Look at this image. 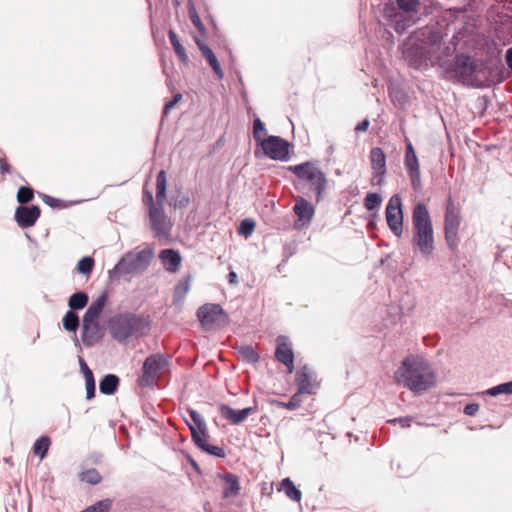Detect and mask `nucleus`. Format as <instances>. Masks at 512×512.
Returning <instances> with one entry per match:
<instances>
[{
  "label": "nucleus",
  "instance_id": "nucleus-60",
  "mask_svg": "<svg viewBox=\"0 0 512 512\" xmlns=\"http://www.w3.org/2000/svg\"><path fill=\"white\" fill-rule=\"evenodd\" d=\"M228 279H229V282H230L231 284H235V283H237V274H236V272L231 271V272L229 273V275H228Z\"/></svg>",
  "mask_w": 512,
  "mask_h": 512
},
{
  "label": "nucleus",
  "instance_id": "nucleus-13",
  "mask_svg": "<svg viewBox=\"0 0 512 512\" xmlns=\"http://www.w3.org/2000/svg\"><path fill=\"white\" fill-rule=\"evenodd\" d=\"M370 161L373 170L371 184L382 185L386 174V157L380 148H373L370 152Z\"/></svg>",
  "mask_w": 512,
  "mask_h": 512
},
{
  "label": "nucleus",
  "instance_id": "nucleus-40",
  "mask_svg": "<svg viewBox=\"0 0 512 512\" xmlns=\"http://www.w3.org/2000/svg\"><path fill=\"white\" fill-rule=\"evenodd\" d=\"M189 16L193 25L198 29V31L204 33L205 27L192 3L189 4Z\"/></svg>",
  "mask_w": 512,
  "mask_h": 512
},
{
  "label": "nucleus",
  "instance_id": "nucleus-7",
  "mask_svg": "<svg viewBox=\"0 0 512 512\" xmlns=\"http://www.w3.org/2000/svg\"><path fill=\"white\" fill-rule=\"evenodd\" d=\"M386 221L397 237H400L403 233V211L402 201L399 195H393L386 206Z\"/></svg>",
  "mask_w": 512,
  "mask_h": 512
},
{
  "label": "nucleus",
  "instance_id": "nucleus-58",
  "mask_svg": "<svg viewBox=\"0 0 512 512\" xmlns=\"http://www.w3.org/2000/svg\"><path fill=\"white\" fill-rule=\"evenodd\" d=\"M201 323V326L202 328L205 330V331H208V330H211L213 329L214 327V324H216L217 322H208V321H205V322H200Z\"/></svg>",
  "mask_w": 512,
  "mask_h": 512
},
{
  "label": "nucleus",
  "instance_id": "nucleus-51",
  "mask_svg": "<svg viewBox=\"0 0 512 512\" xmlns=\"http://www.w3.org/2000/svg\"><path fill=\"white\" fill-rule=\"evenodd\" d=\"M64 324V328L67 330V331H70V332H76L78 326H79V322H63Z\"/></svg>",
  "mask_w": 512,
  "mask_h": 512
},
{
  "label": "nucleus",
  "instance_id": "nucleus-2",
  "mask_svg": "<svg viewBox=\"0 0 512 512\" xmlns=\"http://www.w3.org/2000/svg\"><path fill=\"white\" fill-rule=\"evenodd\" d=\"M420 38L418 34L411 36L403 44V55L405 59L414 67H422L425 61L432 64L438 59L434 54L441 46V35L439 32L426 30L421 32Z\"/></svg>",
  "mask_w": 512,
  "mask_h": 512
},
{
  "label": "nucleus",
  "instance_id": "nucleus-63",
  "mask_svg": "<svg viewBox=\"0 0 512 512\" xmlns=\"http://www.w3.org/2000/svg\"><path fill=\"white\" fill-rule=\"evenodd\" d=\"M80 369L83 374L91 371V369L88 367V365H85L84 367H81Z\"/></svg>",
  "mask_w": 512,
  "mask_h": 512
},
{
  "label": "nucleus",
  "instance_id": "nucleus-6",
  "mask_svg": "<svg viewBox=\"0 0 512 512\" xmlns=\"http://www.w3.org/2000/svg\"><path fill=\"white\" fill-rule=\"evenodd\" d=\"M167 366L168 361L163 354L150 355L143 363V374L139 378V384L143 387L152 385Z\"/></svg>",
  "mask_w": 512,
  "mask_h": 512
},
{
  "label": "nucleus",
  "instance_id": "nucleus-14",
  "mask_svg": "<svg viewBox=\"0 0 512 512\" xmlns=\"http://www.w3.org/2000/svg\"><path fill=\"white\" fill-rule=\"evenodd\" d=\"M149 217L152 230L156 233V235L166 236L169 233L172 227V223L164 214L162 209L150 208Z\"/></svg>",
  "mask_w": 512,
  "mask_h": 512
},
{
  "label": "nucleus",
  "instance_id": "nucleus-27",
  "mask_svg": "<svg viewBox=\"0 0 512 512\" xmlns=\"http://www.w3.org/2000/svg\"><path fill=\"white\" fill-rule=\"evenodd\" d=\"M191 287V276L182 277L175 286L174 299L177 302L182 301L188 294Z\"/></svg>",
  "mask_w": 512,
  "mask_h": 512
},
{
  "label": "nucleus",
  "instance_id": "nucleus-29",
  "mask_svg": "<svg viewBox=\"0 0 512 512\" xmlns=\"http://www.w3.org/2000/svg\"><path fill=\"white\" fill-rule=\"evenodd\" d=\"M166 172L161 170L157 175V185H156V199L159 204H162L166 197Z\"/></svg>",
  "mask_w": 512,
  "mask_h": 512
},
{
  "label": "nucleus",
  "instance_id": "nucleus-4",
  "mask_svg": "<svg viewBox=\"0 0 512 512\" xmlns=\"http://www.w3.org/2000/svg\"><path fill=\"white\" fill-rule=\"evenodd\" d=\"M292 171L299 179L310 183L316 190L318 199L321 198L327 185V179L324 173L311 162H305L299 165L290 166Z\"/></svg>",
  "mask_w": 512,
  "mask_h": 512
},
{
  "label": "nucleus",
  "instance_id": "nucleus-49",
  "mask_svg": "<svg viewBox=\"0 0 512 512\" xmlns=\"http://www.w3.org/2000/svg\"><path fill=\"white\" fill-rule=\"evenodd\" d=\"M478 410H479V405L472 403V404H468L465 406L464 413L468 416H473L478 412Z\"/></svg>",
  "mask_w": 512,
  "mask_h": 512
},
{
  "label": "nucleus",
  "instance_id": "nucleus-19",
  "mask_svg": "<svg viewBox=\"0 0 512 512\" xmlns=\"http://www.w3.org/2000/svg\"><path fill=\"white\" fill-rule=\"evenodd\" d=\"M109 330L114 339L119 342L128 339L134 332L135 322H108Z\"/></svg>",
  "mask_w": 512,
  "mask_h": 512
},
{
  "label": "nucleus",
  "instance_id": "nucleus-18",
  "mask_svg": "<svg viewBox=\"0 0 512 512\" xmlns=\"http://www.w3.org/2000/svg\"><path fill=\"white\" fill-rule=\"evenodd\" d=\"M159 259L166 271L177 273L180 270L182 257L174 249H164L159 253Z\"/></svg>",
  "mask_w": 512,
  "mask_h": 512
},
{
  "label": "nucleus",
  "instance_id": "nucleus-9",
  "mask_svg": "<svg viewBox=\"0 0 512 512\" xmlns=\"http://www.w3.org/2000/svg\"><path fill=\"white\" fill-rule=\"evenodd\" d=\"M460 214L459 211L454 207L451 201H449L445 215V239L449 247L455 248L458 244V229L460 226Z\"/></svg>",
  "mask_w": 512,
  "mask_h": 512
},
{
  "label": "nucleus",
  "instance_id": "nucleus-21",
  "mask_svg": "<svg viewBox=\"0 0 512 512\" xmlns=\"http://www.w3.org/2000/svg\"><path fill=\"white\" fill-rule=\"evenodd\" d=\"M225 316L222 307L215 303L204 304L197 311L198 320H218Z\"/></svg>",
  "mask_w": 512,
  "mask_h": 512
},
{
  "label": "nucleus",
  "instance_id": "nucleus-55",
  "mask_svg": "<svg viewBox=\"0 0 512 512\" xmlns=\"http://www.w3.org/2000/svg\"><path fill=\"white\" fill-rule=\"evenodd\" d=\"M144 201L147 203V205L150 206V208H154L153 207V196H152V193L148 190L144 192Z\"/></svg>",
  "mask_w": 512,
  "mask_h": 512
},
{
  "label": "nucleus",
  "instance_id": "nucleus-11",
  "mask_svg": "<svg viewBox=\"0 0 512 512\" xmlns=\"http://www.w3.org/2000/svg\"><path fill=\"white\" fill-rule=\"evenodd\" d=\"M405 168L408 172V175L411 179V184L415 190H420L421 188V177H420V166L419 161L411 142L407 141L406 143V153L404 160Z\"/></svg>",
  "mask_w": 512,
  "mask_h": 512
},
{
  "label": "nucleus",
  "instance_id": "nucleus-12",
  "mask_svg": "<svg viewBox=\"0 0 512 512\" xmlns=\"http://www.w3.org/2000/svg\"><path fill=\"white\" fill-rule=\"evenodd\" d=\"M295 381L301 394H315L319 388L315 374L308 366H303L296 372Z\"/></svg>",
  "mask_w": 512,
  "mask_h": 512
},
{
  "label": "nucleus",
  "instance_id": "nucleus-53",
  "mask_svg": "<svg viewBox=\"0 0 512 512\" xmlns=\"http://www.w3.org/2000/svg\"><path fill=\"white\" fill-rule=\"evenodd\" d=\"M42 199H43V201H44L46 204H48V205H49V206H51V207H55V206H57V202H58V200H57V199H55V198H53V197H51V196L43 195Z\"/></svg>",
  "mask_w": 512,
  "mask_h": 512
},
{
  "label": "nucleus",
  "instance_id": "nucleus-39",
  "mask_svg": "<svg viewBox=\"0 0 512 512\" xmlns=\"http://www.w3.org/2000/svg\"><path fill=\"white\" fill-rule=\"evenodd\" d=\"M255 229V222L252 219H245L240 223L238 233L245 238L252 235Z\"/></svg>",
  "mask_w": 512,
  "mask_h": 512
},
{
  "label": "nucleus",
  "instance_id": "nucleus-50",
  "mask_svg": "<svg viewBox=\"0 0 512 512\" xmlns=\"http://www.w3.org/2000/svg\"><path fill=\"white\" fill-rule=\"evenodd\" d=\"M95 395V383L86 384V398L91 400Z\"/></svg>",
  "mask_w": 512,
  "mask_h": 512
},
{
  "label": "nucleus",
  "instance_id": "nucleus-5",
  "mask_svg": "<svg viewBox=\"0 0 512 512\" xmlns=\"http://www.w3.org/2000/svg\"><path fill=\"white\" fill-rule=\"evenodd\" d=\"M154 257V249L147 247L145 249L130 252L122 258L116 268L122 271L120 273H137L145 270Z\"/></svg>",
  "mask_w": 512,
  "mask_h": 512
},
{
  "label": "nucleus",
  "instance_id": "nucleus-17",
  "mask_svg": "<svg viewBox=\"0 0 512 512\" xmlns=\"http://www.w3.org/2000/svg\"><path fill=\"white\" fill-rule=\"evenodd\" d=\"M275 356L277 360L283 363L289 373H292L294 370V353L289 343L284 341L283 337L278 338V345L275 351Z\"/></svg>",
  "mask_w": 512,
  "mask_h": 512
},
{
  "label": "nucleus",
  "instance_id": "nucleus-34",
  "mask_svg": "<svg viewBox=\"0 0 512 512\" xmlns=\"http://www.w3.org/2000/svg\"><path fill=\"white\" fill-rule=\"evenodd\" d=\"M253 136L257 144L259 145L261 141H263L266 136V129L264 124L261 122L259 118L254 120L253 123Z\"/></svg>",
  "mask_w": 512,
  "mask_h": 512
},
{
  "label": "nucleus",
  "instance_id": "nucleus-45",
  "mask_svg": "<svg viewBox=\"0 0 512 512\" xmlns=\"http://www.w3.org/2000/svg\"><path fill=\"white\" fill-rule=\"evenodd\" d=\"M300 395H301V393H299V392L294 394L287 403H282V406L289 410L298 408L301 403Z\"/></svg>",
  "mask_w": 512,
  "mask_h": 512
},
{
  "label": "nucleus",
  "instance_id": "nucleus-16",
  "mask_svg": "<svg viewBox=\"0 0 512 512\" xmlns=\"http://www.w3.org/2000/svg\"><path fill=\"white\" fill-rule=\"evenodd\" d=\"M40 216V209L37 206H20L15 212V218L19 226L26 228L35 224Z\"/></svg>",
  "mask_w": 512,
  "mask_h": 512
},
{
  "label": "nucleus",
  "instance_id": "nucleus-47",
  "mask_svg": "<svg viewBox=\"0 0 512 512\" xmlns=\"http://www.w3.org/2000/svg\"><path fill=\"white\" fill-rule=\"evenodd\" d=\"M204 451H206L207 453H209L211 455L221 457V458L225 456V452L221 447L215 446V445H210L209 443L204 448Z\"/></svg>",
  "mask_w": 512,
  "mask_h": 512
},
{
  "label": "nucleus",
  "instance_id": "nucleus-24",
  "mask_svg": "<svg viewBox=\"0 0 512 512\" xmlns=\"http://www.w3.org/2000/svg\"><path fill=\"white\" fill-rule=\"evenodd\" d=\"M197 46L199 47L200 51L202 52L203 56L206 58V60L209 62L210 66L216 73L219 79L223 78V71L220 67V64L215 56V54L212 52V50L205 45L203 42L197 40L196 41Z\"/></svg>",
  "mask_w": 512,
  "mask_h": 512
},
{
  "label": "nucleus",
  "instance_id": "nucleus-48",
  "mask_svg": "<svg viewBox=\"0 0 512 512\" xmlns=\"http://www.w3.org/2000/svg\"><path fill=\"white\" fill-rule=\"evenodd\" d=\"M182 99L181 94L174 95L173 99L169 101L164 107V114H168V112Z\"/></svg>",
  "mask_w": 512,
  "mask_h": 512
},
{
  "label": "nucleus",
  "instance_id": "nucleus-46",
  "mask_svg": "<svg viewBox=\"0 0 512 512\" xmlns=\"http://www.w3.org/2000/svg\"><path fill=\"white\" fill-rule=\"evenodd\" d=\"M398 6L404 11H413L418 4V0H397Z\"/></svg>",
  "mask_w": 512,
  "mask_h": 512
},
{
  "label": "nucleus",
  "instance_id": "nucleus-32",
  "mask_svg": "<svg viewBox=\"0 0 512 512\" xmlns=\"http://www.w3.org/2000/svg\"><path fill=\"white\" fill-rule=\"evenodd\" d=\"M483 394H487L490 396H498L500 394H512V380L506 383L499 384L497 386L491 387L483 392Z\"/></svg>",
  "mask_w": 512,
  "mask_h": 512
},
{
  "label": "nucleus",
  "instance_id": "nucleus-28",
  "mask_svg": "<svg viewBox=\"0 0 512 512\" xmlns=\"http://www.w3.org/2000/svg\"><path fill=\"white\" fill-rule=\"evenodd\" d=\"M169 39H170L171 44L175 50V53L177 54V56L179 57L181 62H183L184 64H187L189 61L188 55L185 51V48L180 43L176 33L173 30L169 31Z\"/></svg>",
  "mask_w": 512,
  "mask_h": 512
},
{
  "label": "nucleus",
  "instance_id": "nucleus-41",
  "mask_svg": "<svg viewBox=\"0 0 512 512\" xmlns=\"http://www.w3.org/2000/svg\"><path fill=\"white\" fill-rule=\"evenodd\" d=\"M81 478L89 484H98L101 481L100 474L94 469L83 472Z\"/></svg>",
  "mask_w": 512,
  "mask_h": 512
},
{
  "label": "nucleus",
  "instance_id": "nucleus-15",
  "mask_svg": "<svg viewBox=\"0 0 512 512\" xmlns=\"http://www.w3.org/2000/svg\"><path fill=\"white\" fill-rule=\"evenodd\" d=\"M255 411V407H247L241 410H235L226 404H221L219 406V412L221 416L233 425H239L243 423L247 417Z\"/></svg>",
  "mask_w": 512,
  "mask_h": 512
},
{
  "label": "nucleus",
  "instance_id": "nucleus-26",
  "mask_svg": "<svg viewBox=\"0 0 512 512\" xmlns=\"http://www.w3.org/2000/svg\"><path fill=\"white\" fill-rule=\"evenodd\" d=\"M281 489L284 491L285 495L295 502H300L302 493L301 491L296 488L294 483L291 481L290 478H284L281 481Z\"/></svg>",
  "mask_w": 512,
  "mask_h": 512
},
{
  "label": "nucleus",
  "instance_id": "nucleus-37",
  "mask_svg": "<svg viewBox=\"0 0 512 512\" xmlns=\"http://www.w3.org/2000/svg\"><path fill=\"white\" fill-rule=\"evenodd\" d=\"M94 267V260L91 257H83L77 264V271L81 274H90Z\"/></svg>",
  "mask_w": 512,
  "mask_h": 512
},
{
  "label": "nucleus",
  "instance_id": "nucleus-23",
  "mask_svg": "<svg viewBox=\"0 0 512 512\" xmlns=\"http://www.w3.org/2000/svg\"><path fill=\"white\" fill-rule=\"evenodd\" d=\"M107 302V294L103 293L94 299L89 305L83 320H96Z\"/></svg>",
  "mask_w": 512,
  "mask_h": 512
},
{
  "label": "nucleus",
  "instance_id": "nucleus-62",
  "mask_svg": "<svg viewBox=\"0 0 512 512\" xmlns=\"http://www.w3.org/2000/svg\"><path fill=\"white\" fill-rule=\"evenodd\" d=\"M78 361H79L80 368L87 365V363L85 362V360L82 357H79Z\"/></svg>",
  "mask_w": 512,
  "mask_h": 512
},
{
  "label": "nucleus",
  "instance_id": "nucleus-52",
  "mask_svg": "<svg viewBox=\"0 0 512 512\" xmlns=\"http://www.w3.org/2000/svg\"><path fill=\"white\" fill-rule=\"evenodd\" d=\"M369 127V120L368 119H365L363 120L361 123H359L356 127H355V130L357 132H364L368 129Z\"/></svg>",
  "mask_w": 512,
  "mask_h": 512
},
{
  "label": "nucleus",
  "instance_id": "nucleus-43",
  "mask_svg": "<svg viewBox=\"0 0 512 512\" xmlns=\"http://www.w3.org/2000/svg\"><path fill=\"white\" fill-rule=\"evenodd\" d=\"M110 508V501L104 500L96 503L95 505H92L85 509L82 512H107Z\"/></svg>",
  "mask_w": 512,
  "mask_h": 512
},
{
  "label": "nucleus",
  "instance_id": "nucleus-22",
  "mask_svg": "<svg viewBox=\"0 0 512 512\" xmlns=\"http://www.w3.org/2000/svg\"><path fill=\"white\" fill-rule=\"evenodd\" d=\"M221 478L224 480V487H223V497L224 498H231L235 497L239 494L240 491V484L238 477L236 475L227 473L221 476Z\"/></svg>",
  "mask_w": 512,
  "mask_h": 512
},
{
  "label": "nucleus",
  "instance_id": "nucleus-44",
  "mask_svg": "<svg viewBox=\"0 0 512 512\" xmlns=\"http://www.w3.org/2000/svg\"><path fill=\"white\" fill-rule=\"evenodd\" d=\"M190 416H191V419L193 420L194 424L196 425L197 430H199V432L204 434V430H206V424H205V421L203 420L202 416L196 411H190Z\"/></svg>",
  "mask_w": 512,
  "mask_h": 512
},
{
  "label": "nucleus",
  "instance_id": "nucleus-61",
  "mask_svg": "<svg viewBox=\"0 0 512 512\" xmlns=\"http://www.w3.org/2000/svg\"><path fill=\"white\" fill-rule=\"evenodd\" d=\"M0 169L2 173L8 172V165L6 163H1Z\"/></svg>",
  "mask_w": 512,
  "mask_h": 512
},
{
  "label": "nucleus",
  "instance_id": "nucleus-3",
  "mask_svg": "<svg viewBox=\"0 0 512 512\" xmlns=\"http://www.w3.org/2000/svg\"><path fill=\"white\" fill-rule=\"evenodd\" d=\"M412 224L414 229L413 245L420 253L429 257L434 251V232L427 207L419 203L412 212Z\"/></svg>",
  "mask_w": 512,
  "mask_h": 512
},
{
  "label": "nucleus",
  "instance_id": "nucleus-59",
  "mask_svg": "<svg viewBox=\"0 0 512 512\" xmlns=\"http://www.w3.org/2000/svg\"><path fill=\"white\" fill-rule=\"evenodd\" d=\"M506 61L508 66L512 69V47L507 50Z\"/></svg>",
  "mask_w": 512,
  "mask_h": 512
},
{
  "label": "nucleus",
  "instance_id": "nucleus-1",
  "mask_svg": "<svg viewBox=\"0 0 512 512\" xmlns=\"http://www.w3.org/2000/svg\"><path fill=\"white\" fill-rule=\"evenodd\" d=\"M394 379L403 387L414 393H421L432 388L436 376L429 362L422 355H408L394 372Z\"/></svg>",
  "mask_w": 512,
  "mask_h": 512
},
{
  "label": "nucleus",
  "instance_id": "nucleus-42",
  "mask_svg": "<svg viewBox=\"0 0 512 512\" xmlns=\"http://www.w3.org/2000/svg\"><path fill=\"white\" fill-rule=\"evenodd\" d=\"M33 190L29 187H21L17 193V200L20 203H27L33 198Z\"/></svg>",
  "mask_w": 512,
  "mask_h": 512
},
{
  "label": "nucleus",
  "instance_id": "nucleus-57",
  "mask_svg": "<svg viewBox=\"0 0 512 512\" xmlns=\"http://www.w3.org/2000/svg\"><path fill=\"white\" fill-rule=\"evenodd\" d=\"M84 378H85V383L86 384H89V383H95V380H94V376H93V373L92 371H89V372H86L83 374Z\"/></svg>",
  "mask_w": 512,
  "mask_h": 512
},
{
  "label": "nucleus",
  "instance_id": "nucleus-30",
  "mask_svg": "<svg viewBox=\"0 0 512 512\" xmlns=\"http://www.w3.org/2000/svg\"><path fill=\"white\" fill-rule=\"evenodd\" d=\"M88 302V296L84 292H77L69 298V307L72 310L83 309Z\"/></svg>",
  "mask_w": 512,
  "mask_h": 512
},
{
  "label": "nucleus",
  "instance_id": "nucleus-38",
  "mask_svg": "<svg viewBox=\"0 0 512 512\" xmlns=\"http://www.w3.org/2000/svg\"><path fill=\"white\" fill-rule=\"evenodd\" d=\"M190 430H191L192 438L195 441L196 445L198 447H200L202 450H204V448L208 444L206 430H204V434L199 432V430H197L193 426H190Z\"/></svg>",
  "mask_w": 512,
  "mask_h": 512
},
{
  "label": "nucleus",
  "instance_id": "nucleus-56",
  "mask_svg": "<svg viewBox=\"0 0 512 512\" xmlns=\"http://www.w3.org/2000/svg\"><path fill=\"white\" fill-rule=\"evenodd\" d=\"M62 320H78V316L76 315L75 312H73V310H69L65 316L63 317Z\"/></svg>",
  "mask_w": 512,
  "mask_h": 512
},
{
  "label": "nucleus",
  "instance_id": "nucleus-31",
  "mask_svg": "<svg viewBox=\"0 0 512 512\" xmlns=\"http://www.w3.org/2000/svg\"><path fill=\"white\" fill-rule=\"evenodd\" d=\"M50 446V439L47 436H42L36 440L33 446V452L35 455L43 459Z\"/></svg>",
  "mask_w": 512,
  "mask_h": 512
},
{
  "label": "nucleus",
  "instance_id": "nucleus-33",
  "mask_svg": "<svg viewBox=\"0 0 512 512\" xmlns=\"http://www.w3.org/2000/svg\"><path fill=\"white\" fill-rule=\"evenodd\" d=\"M239 355L240 357L244 360V361H247L249 363H255L258 361L259 359V356L258 354L254 351V349L250 346H243V347H240L239 348Z\"/></svg>",
  "mask_w": 512,
  "mask_h": 512
},
{
  "label": "nucleus",
  "instance_id": "nucleus-25",
  "mask_svg": "<svg viewBox=\"0 0 512 512\" xmlns=\"http://www.w3.org/2000/svg\"><path fill=\"white\" fill-rule=\"evenodd\" d=\"M119 385V378L114 374L106 375L99 384L100 392L106 395L113 394Z\"/></svg>",
  "mask_w": 512,
  "mask_h": 512
},
{
  "label": "nucleus",
  "instance_id": "nucleus-54",
  "mask_svg": "<svg viewBox=\"0 0 512 512\" xmlns=\"http://www.w3.org/2000/svg\"><path fill=\"white\" fill-rule=\"evenodd\" d=\"M390 422L395 423L399 422L402 427H409L411 423L410 418H399V419H393Z\"/></svg>",
  "mask_w": 512,
  "mask_h": 512
},
{
  "label": "nucleus",
  "instance_id": "nucleus-10",
  "mask_svg": "<svg viewBox=\"0 0 512 512\" xmlns=\"http://www.w3.org/2000/svg\"><path fill=\"white\" fill-rule=\"evenodd\" d=\"M293 211L297 217L294 222L295 229L302 230L307 228L313 220L315 209L314 207L303 197L298 196L295 199Z\"/></svg>",
  "mask_w": 512,
  "mask_h": 512
},
{
  "label": "nucleus",
  "instance_id": "nucleus-35",
  "mask_svg": "<svg viewBox=\"0 0 512 512\" xmlns=\"http://www.w3.org/2000/svg\"><path fill=\"white\" fill-rule=\"evenodd\" d=\"M382 202V198L377 193H368L365 200L364 206L367 210L371 211L377 209Z\"/></svg>",
  "mask_w": 512,
  "mask_h": 512
},
{
  "label": "nucleus",
  "instance_id": "nucleus-20",
  "mask_svg": "<svg viewBox=\"0 0 512 512\" xmlns=\"http://www.w3.org/2000/svg\"><path fill=\"white\" fill-rule=\"evenodd\" d=\"M101 335L102 329L99 322H83L82 341L84 344L88 346L95 344Z\"/></svg>",
  "mask_w": 512,
  "mask_h": 512
},
{
  "label": "nucleus",
  "instance_id": "nucleus-8",
  "mask_svg": "<svg viewBox=\"0 0 512 512\" xmlns=\"http://www.w3.org/2000/svg\"><path fill=\"white\" fill-rule=\"evenodd\" d=\"M264 154L272 160H286L289 154V144L278 136H269L260 142Z\"/></svg>",
  "mask_w": 512,
  "mask_h": 512
},
{
  "label": "nucleus",
  "instance_id": "nucleus-36",
  "mask_svg": "<svg viewBox=\"0 0 512 512\" xmlns=\"http://www.w3.org/2000/svg\"><path fill=\"white\" fill-rule=\"evenodd\" d=\"M395 30L402 33L407 27L411 25V21L402 13H396L393 20Z\"/></svg>",
  "mask_w": 512,
  "mask_h": 512
}]
</instances>
